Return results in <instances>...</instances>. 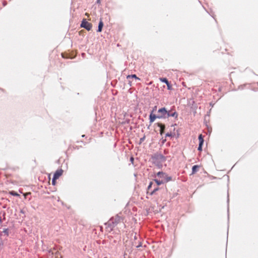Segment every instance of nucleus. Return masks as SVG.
<instances>
[{
  "mask_svg": "<svg viewBox=\"0 0 258 258\" xmlns=\"http://www.w3.org/2000/svg\"><path fill=\"white\" fill-rule=\"evenodd\" d=\"M161 182L159 180L154 179L151 181L150 184L148 186L147 194L152 195L159 189V186Z\"/></svg>",
  "mask_w": 258,
  "mask_h": 258,
  "instance_id": "1",
  "label": "nucleus"
},
{
  "mask_svg": "<svg viewBox=\"0 0 258 258\" xmlns=\"http://www.w3.org/2000/svg\"><path fill=\"white\" fill-rule=\"evenodd\" d=\"M122 218L118 215H116L110 219L108 225L111 227L110 230H112L113 228L117 226L118 224L122 223Z\"/></svg>",
  "mask_w": 258,
  "mask_h": 258,
  "instance_id": "2",
  "label": "nucleus"
},
{
  "mask_svg": "<svg viewBox=\"0 0 258 258\" xmlns=\"http://www.w3.org/2000/svg\"><path fill=\"white\" fill-rule=\"evenodd\" d=\"M170 116L176 118L178 116V114L172 109L167 110L165 108H162V118H166Z\"/></svg>",
  "mask_w": 258,
  "mask_h": 258,
  "instance_id": "3",
  "label": "nucleus"
},
{
  "mask_svg": "<svg viewBox=\"0 0 258 258\" xmlns=\"http://www.w3.org/2000/svg\"><path fill=\"white\" fill-rule=\"evenodd\" d=\"M63 172V170L61 169L57 170L54 174L52 180V184L53 185H55L56 182V179H58L60 176H61Z\"/></svg>",
  "mask_w": 258,
  "mask_h": 258,
  "instance_id": "4",
  "label": "nucleus"
},
{
  "mask_svg": "<svg viewBox=\"0 0 258 258\" xmlns=\"http://www.w3.org/2000/svg\"><path fill=\"white\" fill-rule=\"evenodd\" d=\"M81 27L85 28L87 30L90 31L92 28L91 23L88 22L85 19H83L81 24Z\"/></svg>",
  "mask_w": 258,
  "mask_h": 258,
  "instance_id": "5",
  "label": "nucleus"
},
{
  "mask_svg": "<svg viewBox=\"0 0 258 258\" xmlns=\"http://www.w3.org/2000/svg\"><path fill=\"white\" fill-rule=\"evenodd\" d=\"M161 159V156L160 155L157 156V157L156 156H154L152 158V161L156 165L160 166Z\"/></svg>",
  "mask_w": 258,
  "mask_h": 258,
  "instance_id": "6",
  "label": "nucleus"
},
{
  "mask_svg": "<svg viewBox=\"0 0 258 258\" xmlns=\"http://www.w3.org/2000/svg\"><path fill=\"white\" fill-rule=\"evenodd\" d=\"M172 180V177L168 176L167 174L162 173V183L167 182Z\"/></svg>",
  "mask_w": 258,
  "mask_h": 258,
  "instance_id": "7",
  "label": "nucleus"
},
{
  "mask_svg": "<svg viewBox=\"0 0 258 258\" xmlns=\"http://www.w3.org/2000/svg\"><path fill=\"white\" fill-rule=\"evenodd\" d=\"M162 82H164L166 84L168 90H172L173 89L172 85H171V84L170 82H168V81L167 80V79H166V78L162 79Z\"/></svg>",
  "mask_w": 258,
  "mask_h": 258,
  "instance_id": "8",
  "label": "nucleus"
},
{
  "mask_svg": "<svg viewBox=\"0 0 258 258\" xmlns=\"http://www.w3.org/2000/svg\"><path fill=\"white\" fill-rule=\"evenodd\" d=\"M103 27V22L102 19L101 18L100 19V22H99V23L98 25V29L97 31L99 32H101Z\"/></svg>",
  "mask_w": 258,
  "mask_h": 258,
  "instance_id": "9",
  "label": "nucleus"
},
{
  "mask_svg": "<svg viewBox=\"0 0 258 258\" xmlns=\"http://www.w3.org/2000/svg\"><path fill=\"white\" fill-rule=\"evenodd\" d=\"M198 139L199 140V144L200 145H203L204 140V139H203V135L202 134H200L199 136Z\"/></svg>",
  "mask_w": 258,
  "mask_h": 258,
  "instance_id": "10",
  "label": "nucleus"
},
{
  "mask_svg": "<svg viewBox=\"0 0 258 258\" xmlns=\"http://www.w3.org/2000/svg\"><path fill=\"white\" fill-rule=\"evenodd\" d=\"M199 168V166L198 165H194L192 168V173L195 174L198 170Z\"/></svg>",
  "mask_w": 258,
  "mask_h": 258,
  "instance_id": "11",
  "label": "nucleus"
},
{
  "mask_svg": "<svg viewBox=\"0 0 258 258\" xmlns=\"http://www.w3.org/2000/svg\"><path fill=\"white\" fill-rule=\"evenodd\" d=\"M131 78H135L138 80H140V79L139 78H138L136 75H128L127 76V79H130Z\"/></svg>",
  "mask_w": 258,
  "mask_h": 258,
  "instance_id": "12",
  "label": "nucleus"
},
{
  "mask_svg": "<svg viewBox=\"0 0 258 258\" xmlns=\"http://www.w3.org/2000/svg\"><path fill=\"white\" fill-rule=\"evenodd\" d=\"M150 118L151 122H153L156 119V116L155 114H153L152 113H151L150 114Z\"/></svg>",
  "mask_w": 258,
  "mask_h": 258,
  "instance_id": "13",
  "label": "nucleus"
},
{
  "mask_svg": "<svg viewBox=\"0 0 258 258\" xmlns=\"http://www.w3.org/2000/svg\"><path fill=\"white\" fill-rule=\"evenodd\" d=\"M9 194L14 196H19V195L14 190L10 191Z\"/></svg>",
  "mask_w": 258,
  "mask_h": 258,
  "instance_id": "14",
  "label": "nucleus"
},
{
  "mask_svg": "<svg viewBox=\"0 0 258 258\" xmlns=\"http://www.w3.org/2000/svg\"><path fill=\"white\" fill-rule=\"evenodd\" d=\"M202 146H203V145H199V147H198V150L200 151H202Z\"/></svg>",
  "mask_w": 258,
  "mask_h": 258,
  "instance_id": "15",
  "label": "nucleus"
},
{
  "mask_svg": "<svg viewBox=\"0 0 258 258\" xmlns=\"http://www.w3.org/2000/svg\"><path fill=\"white\" fill-rule=\"evenodd\" d=\"M30 194H31L30 192H26V193L24 194V196L25 198H26V197H27L28 195H30Z\"/></svg>",
  "mask_w": 258,
  "mask_h": 258,
  "instance_id": "16",
  "label": "nucleus"
},
{
  "mask_svg": "<svg viewBox=\"0 0 258 258\" xmlns=\"http://www.w3.org/2000/svg\"><path fill=\"white\" fill-rule=\"evenodd\" d=\"M158 126L160 127L159 132L160 134H161V124L158 123Z\"/></svg>",
  "mask_w": 258,
  "mask_h": 258,
  "instance_id": "17",
  "label": "nucleus"
},
{
  "mask_svg": "<svg viewBox=\"0 0 258 258\" xmlns=\"http://www.w3.org/2000/svg\"><path fill=\"white\" fill-rule=\"evenodd\" d=\"M164 128H165L164 125L162 124V134L164 133Z\"/></svg>",
  "mask_w": 258,
  "mask_h": 258,
  "instance_id": "18",
  "label": "nucleus"
},
{
  "mask_svg": "<svg viewBox=\"0 0 258 258\" xmlns=\"http://www.w3.org/2000/svg\"><path fill=\"white\" fill-rule=\"evenodd\" d=\"M61 55H62V57H63V58H67V57H66V56H64V54L62 53V54H61Z\"/></svg>",
  "mask_w": 258,
  "mask_h": 258,
  "instance_id": "19",
  "label": "nucleus"
},
{
  "mask_svg": "<svg viewBox=\"0 0 258 258\" xmlns=\"http://www.w3.org/2000/svg\"><path fill=\"white\" fill-rule=\"evenodd\" d=\"M85 15H86V16H87L88 17H89V14L88 13H85Z\"/></svg>",
  "mask_w": 258,
  "mask_h": 258,
  "instance_id": "20",
  "label": "nucleus"
},
{
  "mask_svg": "<svg viewBox=\"0 0 258 258\" xmlns=\"http://www.w3.org/2000/svg\"><path fill=\"white\" fill-rule=\"evenodd\" d=\"M166 137H170V136H171V135L168 133V134H167L166 135Z\"/></svg>",
  "mask_w": 258,
  "mask_h": 258,
  "instance_id": "21",
  "label": "nucleus"
},
{
  "mask_svg": "<svg viewBox=\"0 0 258 258\" xmlns=\"http://www.w3.org/2000/svg\"><path fill=\"white\" fill-rule=\"evenodd\" d=\"M141 246V244H139V245H136V246L137 247H140V246Z\"/></svg>",
  "mask_w": 258,
  "mask_h": 258,
  "instance_id": "22",
  "label": "nucleus"
},
{
  "mask_svg": "<svg viewBox=\"0 0 258 258\" xmlns=\"http://www.w3.org/2000/svg\"><path fill=\"white\" fill-rule=\"evenodd\" d=\"M160 173H161V172L159 171V172H158L157 173V175H160Z\"/></svg>",
  "mask_w": 258,
  "mask_h": 258,
  "instance_id": "23",
  "label": "nucleus"
},
{
  "mask_svg": "<svg viewBox=\"0 0 258 258\" xmlns=\"http://www.w3.org/2000/svg\"><path fill=\"white\" fill-rule=\"evenodd\" d=\"M158 111H159V112H161V109H159L158 110Z\"/></svg>",
  "mask_w": 258,
  "mask_h": 258,
  "instance_id": "24",
  "label": "nucleus"
},
{
  "mask_svg": "<svg viewBox=\"0 0 258 258\" xmlns=\"http://www.w3.org/2000/svg\"><path fill=\"white\" fill-rule=\"evenodd\" d=\"M163 158H164V157L162 156V160H163Z\"/></svg>",
  "mask_w": 258,
  "mask_h": 258,
  "instance_id": "25",
  "label": "nucleus"
},
{
  "mask_svg": "<svg viewBox=\"0 0 258 258\" xmlns=\"http://www.w3.org/2000/svg\"><path fill=\"white\" fill-rule=\"evenodd\" d=\"M104 258H107V257H104Z\"/></svg>",
  "mask_w": 258,
  "mask_h": 258,
  "instance_id": "26",
  "label": "nucleus"
}]
</instances>
